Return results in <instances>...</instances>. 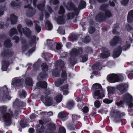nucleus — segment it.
<instances>
[{"mask_svg":"<svg viewBox=\"0 0 133 133\" xmlns=\"http://www.w3.org/2000/svg\"><path fill=\"white\" fill-rule=\"evenodd\" d=\"M45 1H44L43 2L37 5V7L39 10L41 11H43L45 8Z\"/></svg>","mask_w":133,"mask_h":133,"instance_id":"nucleus-24","label":"nucleus"},{"mask_svg":"<svg viewBox=\"0 0 133 133\" xmlns=\"http://www.w3.org/2000/svg\"><path fill=\"white\" fill-rule=\"evenodd\" d=\"M103 102L104 103L107 104H109L111 103L112 102V100H109V99H106L104 100Z\"/></svg>","mask_w":133,"mask_h":133,"instance_id":"nucleus-60","label":"nucleus"},{"mask_svg":"<svg viewBox=\"0 0 133 133\" xmlns=\"http://www.w3.org/2000/svg\"><path fill=\"white\" fill-rule=\"evenodd\" d=\"M10 110V112L11 114L10 115L11 116V117H12V116H17L18 114V111H15V112H14V114H13V112L11 111V109Z\"/></svg>","mask_w":133,"mask_h":133,"instance_id":"nucleus-62","label":"nucleus"},{"mask_svg":"<svg viewBox=\"0 0 133 133\" xmlns=\"http://www.w3.org/2000/svg\"><path fill=\"white\" fill-rule=\"evenodd\" d=\"M26 103L25 102H19L18 99H16L13 104L14 106H17L18 107H24L26 106Z\"/></svg>","mask_w":133,"mask_h":133,"instance_id":"nucleus-18","label":"nucleus"},{"mask_svg":"<svg viewBox=\"0 0 133 133\" xmlns=\"http://www.w3.org/2000/svg\"><path fill=\"white\" fill-rule=\"evenodd\" d=\"M25 22L27 25L29 26H31L33 25V23L31 21L29 20L28 19H26L25 20Z\"/></svg>","mask_w":133,"mask_h":133,"instance_id":"nucleus-52","label":"nucleus"},{"mask_svg":"<svg viewBox=\"0 0 133 133\" xmlns=\"http://www.w3.org/2000/svg\"><path fill=\"white\" fill-rule=\"evenodd\" d=\"M85 2L81 0L80 2V4L78 5V8L79 9H81L84 8L86 6Z\"/></svg>","mask_w":133,"mask_h":133,"instance_id":"nucleus-35","label":"nucleus"},{"mask_svg":"<svg viewBox=\"0 0 133 133\" xmlns=\"http://www.w3.org/2000/svg\"><path fill=\"white\" fill-rule=\"evenodd\" d=\"M118 27V25L117 24H115L114 26V29L112 31L113 33L115 34H119V32L117 31L116 29Z\"/></svg>","mask_w":133,"mask_h":133,"instance_id":"nucleus-47","label":"nucleus"},{"mask_svg":"<svg viewBox=\"0 0 133 133\" xmlns=\"http://www.w3.org/2000/svg\"><path fill=\"white\" fill-rule=\"evenodd\" d=\"M110 55V52L109 51H107L101 54L100 57L102 58H106L109 57Z\"/></svg>","mask_w":133,"mask_h":133,"instance_id":"nucleus-28","label":"nucleus"},{"mask_svg":"<svg viewBox=\"0 0 133 133\" xmlns=\"http://www.w3.org/2000/svg\"><path fill=\"white\" fill-rule=\"evenodd\" d=\"M129 87L127 83H121L117 85L116 88L121 93L126 92Z\"/></svg>","mask_w":133,"mask_h":133,"instance_id":"nucleus-11","label":"nucleus"},{"mask_svg":"<svg viewBox=\"0 0 133 133\" xmlns=\"http://www.w3.org/2000/svg\"><path fill=\"white\" fill-rule=\"evenodd\" d=\"M38 23H36L35 25V29L38 32H39L41 30V27L39 26Z\"/></svg>","mask_w":133,"mask_h":133,"instance_id":"nucleus-44","label":"nucleus"},{"mask_svg":"<svg viewBox=\"0 0 133 133\" xmlns=\"http://www.w3.org/2000/svg\"><path fill=\"white\" fill-rule=\"evenodd\" d=\"M22 32L26 37L30 39V41L29 45L27 44L26 41L24 38H21V41L22 44V51L24 52L27 51L31 46L32 48L30 49L28 51L29 53L31 54L35 50L36 46V40H38V38L36 37L35 36H31V31L29 28H24L22 29Z\"/></svg>","mask_w":133,"mask_h":133,"instance_id":"nucleus-1","label":"nucleus"},{"mask_svg":"<svg viewBox=\"0 0 133 133\" xmlns=\"http://www.w3.org/2000/svg\"><path fill=\"white\" fill-rule=\"evenodd\" d=\"M105 110L106 109L105 108H101L98 111L99 113H101L102 114L104 113H105L106 114L107 113V111Z\"/></svg>","mask_w":133,"mask_h":133,"instance_id":"nucleus-50","label":"nucleus"},{"mask_svg":"<svg viewBox=\"0 0 133 133\" xmlns=\"http://www.w3.org/2000/svg\"><path fill=\"white\" fill-rule=\"evenodd\" d=\"M8 89L6 86L2 88H0V94H1L3 99H8L10 100V96Z\"/></svg>","mask_w":133,"mask_h":133,"instance_id":"nucleus-7","label":"nucleus"},{"mask_svg":"<svg viewBox=\"0 0 133 133\" xmlns=\"http://www.w3.org/2000/svg\"><path fill=\"white\" fill-rule=\"evenodd\" d=\"M19 97L22 98H24L26 97L25 92L23 90H20L18 92Z\"/></svg>","mask_w":133,"mask_h":133,"instance_id":"nucleus-37","label":"nucleus"},{"mask_svg":"<svg viewBox=\"0 0 133 133\" xmlns=\"http://www.w3.org/2000/svg\"><path fill=\"white\" fill-rule=\"evenodd\" d=\"M37 116L34 114H32L30 116V118L31 119H34L36 118Z\"/></svg>","mask_w":133,"mask_h":133,"instance_id":"nucleus-64","label":"nucleus"},{"mask_svg":"<svg viewBox=\"0 0 133 133\" xmlns=\"http://www.w3.org/2000/svg\"><path fill=\"white\" fill-rule=\"evenodd\" d=\"M28 122V121L27 119L22 120L20 121V125L22 128H24L27 126Z\"/></svg>","mask_w":133,"mask_h":133,"instance_id":"nucleus-33","label":"nucleus"},{"mask_svg":"<svg viewBox=\"0 0 133 133\" xmlns=\"http://www.w3.org/2000/svg\"><path fill=\"white\" fill-rule=\"evenodd\" d=\"M45 26L48 30H51L52 29L53 26L52 24L48 20L46 21Z\"/></svg>","mask_w":133,"mask_h":133,"instance_id":"nucleus-22","label":"nucleus"},{"mask_svg":"<svg viewBox=\"0 0 133 133\" xmlns=\"http://www.w3.org/2000/svg\"><path fill=\"white\" fill-rule=\"evenodd\" d=\"M24 79L23 78H15L12 80V84L16 88L21 87L23 83Z\"/></svg>","mask_w":133,"mask_h":133,"instance_id":"nucleus-8","label":"nucleus"},{"mask_svg":"<svg viewBox=\"0 0 133 133\" xmlns=\"http://www.w3.org/2000/svg\"><path fill=\"white\" fill-rule=\"evenodd\" d=\"M133 100L130 94H126L124 98L123 102L124 103L127 104L130 107H131L133 106V104L132 102Z\"/></svg>","mask_w":133,"mask_h":133,"instance_id":"nucleus-9","label":"nucleus"},{"mask_svg":"<svg viewBox=\"0 0 133 133\" xmlns=\"http://www.w3.org/2000/svg\"><path fill=\"white\" fill-rule=\"evenodd\" d=\"M63 99L62 95L59 94L56 96L54 98V99L56 101V102L59 103L61 102Z\"/></svg>","mask_w":133,"mask_h":133,"instance_id":"nucleus-27","label":"nucleus"},{"mask_svg":"<svg viewBox=\"0 0 133 133\" xmlns=\"http://www.w3.org/2000/svg\"><path fill=\"white\" fill-rule=\"evenodd\" d=\"M130 45V44L128 43L127 42L125 43L123 46V48L125 50H126L127 49L129 48Z\"/></svg>","mask_w":133,"mask_h":133,"instance_id":"nucleus-46","label":"nucleus"},{"mask_svg":"<svg viewBox=\"0 0 133 133\" xmlns=\"http://www.w3.org/2000/svg\"><path fill=\"white\" fill-rule=\"evenodd\" d=\"M68 129L71 130H75L76 128L75 124H70L68 126Z\"/></svg>","mask_w":133,"mask_h":133,"instance_id":"nucleus-45","label":"nucleus"},{"mask_svg":"<svg viewBox=\"0 0 133 133\" xmlns=\"http://www.w3.org/2000/svg\"><path fill=\"white\" fill-rule=\"evenodd\" d=\"M17 19L18 17L17 16L12 14L10 15L9 19L7 20V22L9 23V21H10L11 24H14L17 23Z\"/></svg>","mask_w":133,"mask_h":133,"instance_id":"nucleus-15","label":"nucleus"},{"mask_svg":"<svg viewBox=\"0 0 133 133\" xmlns=\"http://www.w3.org/2000/svg\"><path fill=\"white\" fill-rule=\"evenodd\" d=\"M112 15L111 12L109 10H107L104 12H101L99 13L95 17V20L98 21H104L107 17H110Z\"/></svg>","mask_w":133,"mask_h":133,"instance_id":"nucleus-5","label":"nucleus"},{"mask_svg":"<svg viewBox=\"0 0 133 133\" xmlns=\"http://www.w3.org/2000/svg\"><path fill=\"white\" fill-rule=\"evenodd\" d=\"M68 114L64 112H59L58 115V117L61 118H66L68 117Z\"/></svg>","mask_w":133,"mask_h":133,"instance_id":"nucleus-31","label":"nucleus"},{"mask_svg":"<svg viewBox=\"0 0 133 133\" xmlns=\"http://www.w3.org/2000/svg\"><path fill=\"white\" fill-rule=\"evenodd\" d=\"M61 91H63V94L64 95H67L69 92L68 91V85H66L64 86L61 87L60 89Z\"/></svg>","mask_w":133,"mask_h":133,"instance_id":"nucleus-23","label":"nucleus"},{"mask_svg":"<svg viewBox=\"0 0 133 133\" xmlns=\"http://www.w3.org/2000/svg\"><path fill=\"white\" fill-rule=\"evenodd\" d=\"M60 70L58 69H56L53 70L52 72V75L55 77H58L60 74Z\"/></svg>","mask_w":133,"mask_h":133,"instance_id":"nucleus-29","label":"nucleus"},{"mask_svg":"<svg viewBox=\"0 0 133 133\" xmlns=\"http://www.w3.org/2000/svg\"><path fill=\"white\" fill-rule=\"evenodd\" d=\"M58 62L59 65L62 68V74L61 75V77L63 78V80H61V79H58L55 82V85L57 87H59L63 83L64 81L67 78V75L65 70H63L65 69V68L64 67V62L60 60H59Z\"/></svg>","mask_w":133,"mask_h":133,"instance_id":"nucleus-3","label":"nucleus"},{"mask_svg":"<svg viewBox=\"0 0 133 133\" xmlns=\"http://www.w3.org/2000/svg\"><path fill=\"white\" fill-rule=\"evenodd\" d=\"M47 83L45 81H42L38 82L37 85L42 88H46L47 87Z\"/></svg>","mask_w":133,"mask_h":133,"instance_id":"nucleus-30","label":"nucleus"},{"mask_svg":"<svg viewBox=\"0 0 133 133\" xmlns=\"http://www.w3.org/2000/svg\"><path fill=\"white\" fill-rule=\"evenodd\" d=\"M82 62H84L86 61L88 59V57L87 55H84L82 56Z\"/></svg>","mask_w":133,"mask_h":133,"instance_id":"nucleus-49","label":"nucleus"},{"mask_svg":"<svg viewBox=\"0 0 133 133\" xmlns=\"http://www.w3.org/2000/svg\"><path fill=\"white\" fill-rule=\"evenodd\" d=\"M95 106L97 108H98L101 105L100 102L98 100H96L94 102V104Z\"/></svg>","mask_w":133,"mask_h":133,"instance_id":"nucleus-56","label":"nucleus"},{"mask_svg":"<svg viewBox=\"0 0 133 133\" xmlns=\"http://www.w3.org/2000/svg\"><path fill=\"white\" fill-rule=\"evenodd\" d=\"M65 12V10L63 7L62 6H61L60 8L59 13L60 14H62L64 13Z\"/></svg>","mask_w":133,"mask_h":133,"instance_id":"nucleus-53","label":"nucleus"},{"mask_svg":"<svg viewBox=\"0 0 133 133\" xmlns=\"http://www.w3.org/2000/svg\"><path fill=\"white\" fill-rule=\"evenodd\" d=\"M127 21L128 23H131L133 21V10H131L128 13L127 16Z\"/></svg>","mask_w":133,"mask_h":133,"instance_id":"nucleus-20","label":"nucleus"},{"mask_svg":"<svg viewBox=\"0 0 133 133\" xmlns=\"http://www.w3.org/2000/svg\"><path fill=\"white\" fill-rule=\"evenodd\" d=\"M111 115L114 116H115L116 118L117 117L119 118L121 117L124 116L125 114L124 112L121 113L120 112L116 110L113 112H112L111 113Z\"/></svg>","mask_w":133,"mask_h":133,"instance_id":"nucleus-16","label":"nucleus"},{"mask_svg":"<svg viewBox=\"0 0 133 133\" xmlns=\"http://www.w3.org/2000/svg\"><path fill=\"white\" fill-rule=\"evenodd\" d=\"M4 45L6 48H10L12 46V44L10 41L9 39H7L4 43Z\"/></svg>","mask_w":133,"mask_h":133,"instance_id":"nucleus-34","label":"nucleus"},{"mask_svg":"<svg viewBox=\"0 0 133 133\" xmlns=\"http://www.w3.org/2000/svg\"><path fill=\"white\" fill-rule=\"evenodd\" d=\"M46 75V74L44 72H42L40 73L38 76V77L39 78H43L45 77Z\"/></svg>","mask_w":133,"mask_h":133,"instance_id":"nucleus-57","label":"nucleus"},{"mask_svg":"<svg viewBox=\"0 0 133 133\" xmlns=\"http://www.w3.org/2000/svg\"><path fill=\"white\" fill-rule=\"evenodd\" d=\"M9 62L7 61L3 60L2 62V69L3 71H6L7 70Z\"/></svg>","mask_w":133,"mask_h":133,"instance_id":"nucleus-21","label":"nucleus"},{"mask_svg":"<svg viewBox=\"0 0 133 133\" xmlns=\"http://www.w3.org/2000/svg\"><path fill=\"white\" fill-rule=\"evenodd\" d=\"M47 42L49 48L52 49L56 45V43L54 41H50L49 39L47 40ZM61 45L59 43L56 44V50H59L61 48Z\"/></svg>","mask_w":133,"mask_h":133,"instance_id":"nucleus-10","label":"nucleus"},{"mask_svg":"<svg viewBox=\"0 0 133 133\" xmlns=\"http://www.w3.org/2000/svg\"><path fill=\"white\" fill-rule=\"evenodd\" d=\"M122 47L121 45L120 46L114 50L113 55L114 58H116L119 56L122 51Z\"/></svg>","mask_w":133,"mask_h":133,"instance_id":"nucleus-14","label":"nucleus"},{"mask_svg":"<svg viewBox=\"0 0 133 133\" xmlns=\"http://www.w3.org/2000/svg\"><path fill=\"white\" fill-rule=\"evenodd\" d=\"M45 96L44 95H42L41 96V99L42 100H43L45 98V104L47 106H49L51 105L53 103L52 98L50 97Z\"/></svg>","mask_w":133,"mask_h":133,"instance_id":"nucleus-13","label":"nucleus"},{"mask_svg":"<svg viewBox=\"0 0 133 133\" xmlns=\"http://www.w3.org/2000/svg\"><path fill=\"white\" fill-rule=\"evenodd\" d=\"M120 40V38L119 36H115L111 41L110 45L112 46H114L118 43Z\"/></svg>","mask_w":133,"mask_h":133,"instance_id":"nucleus-17","label":"nucleus"},{"mask_svg":"<svg viewBox=\"0 0 133 133\" xmlns=\"http://www.w3.org/2000/svg\"><path fill=\"white\" fill-rule=\"evenodd\" d=\"M17 31L16 29L12 28L10 30V35L11 37L14 34H17Z\"/></svg>","mask_w":133,"mask_h":133,"instance_id":"nucleus-41","label":"nucleus"},{"mask_svg":"<svg viewBox=\"0 0 133 133\" xmlns=\"http://www.w3.org/2000/svg\"><path fill=\"white\" fill-rule=\"evenodd\" d=\"M94 69H99L101 67V65L99 63H96L93 66Z\"/></svg>","mask_w":133,"mask_h":133,"instance_id":"nucleus-54","label":"nucleus"},{"mask_svg":"<svg viewBox=\"0 0 133 133\" xmlns=\"http://www.w3.org/2000/svg\"><path fill=\"white\" fill-rule=\"evenodd\" d=\"M69 64L71 65H74L75 63V59L74 58H71L69 60Z\"/></svg>","mask_w":133,"mask_h":133,"instance_id":"nucleus-48","label":"nucleus"},{"mask_svg":"<svg viewBox=\"0 0 133 133\" xmlns=\"http://www.w3.org/2000/svg\"><path fill=\"white\" fill-rule=\"evenodd\" d=\"M58 32L59 34L64 35L65 34V30L61 26L59 27L58 30Z\"/></svg>","mask_w":133,"mask_h":133,"instance_id":"nucleus-42","label":"nucleus"},{"mask_svg":"<svg viewBox=\"0 0 133 133\" xmlns=\"http://www.w3.org/2000/svg\"><path fill=\"white\" fill-rule=\"evenodd\" d=\"M6 108L5 106H3L0 107V112L2 114H4L3 120L4 121V125L5 126L10 125L12 123L11 116L8 113L5 114L6 110Z\"/></svg>","mask_w":133,"mask_h":133,"instance_id":"nucleus-2","label":"nucleus"},{"mask_svg":"<svg viewBox=\"0 0 133 133\" xmlns=\"http://www.w3.org/2000/svg\"><path fill=\"white\" fill-rule=\"evenodd\" d=\"M33 83V82L31 78L28 77L25 80V84L29 86H32Z\"/></svg>","mask_w":133,"mask_h":133,"instance_id":"nucleus-32","label":"nucleus"},{"mask_svg":"<svg viewBox=\"0 0 133 133\" xmlns=\"http://www.w3.org/2000/svg\"><path fill=\"white\" fill-rule=\"evenodd\" d=\"M59 133H65V130L63 127H60L59 128Z\"/></svg>","mask_w":133,"mask_h":133,"instance_id":"nucleus-55","label":"nucleus"},{"mask_svg":"<svg viewBox=\"0 0 133 133\" xmlns=\"http://www.w3.org/2000/svg\"><path fill=\"white\" fill-rule=\"evenodd\" d=\"M13 53L12 52L7 51H4V52H3L1 54L2 56H11V55H12Z\"/></svg>","mask_w":133,"mask_h":133,"instance_id":"nucleus-26","label":"nucleus"},{"mask_svg":"<svg viewBox=\"0 0 133 133\" xmlns=\"http://www.w3.org/2000/svg\"><path fill=\"white\" fill-rule=\"evenodd\" d=\"M95 30V29L94 28L91 27L89 29V33L92 34L94 32Z\"/></svg>","mask_w":133,"mask_h":133,"instance_id":"nucleus-63","label":"nucleus"},{"mask_svg":"<svg viewBox=\"0 0 133 133\" xmlns=\"http://www.w3.org/2000/svg\"><path fill=\"white\" fill-rule=\"evenodd\" d=\"M72 116V119L74 121H75L76 119H78L80 117L79 116H78L76 115H73Z\"/></svg>","mask_w":133,"mask_h":133,"instance_id":"nucleus-61","label":"nucleus"},{"mask_svg":"<svg viewBox=\"0 0 133 133\" xmlns=\"http://www.w3.org/2000/svg\"><path fill=\"white\" fill-rule=\"evenodd\" d=\"M90 38L89 36H87L82 39V42L85 43H88L90 42Z\"/></svg>","mask_w":133,"mask_h":133,"instance_id":"nucleus-43","label":"nucleus"},{"mask_svg":"<svg viewBox=\"0 0 133 133\" xmlns=\"http://www.w3.org/2000/svg\"><path fill=\"white\" fill-rule=\"evenodd\" d=\"M74 105L73 101H69L67 105V107L69 109H71L73 107Z\"/></svg>","mask_w":133,"mask_h":133,"instance_id":"nucleus-39","label":"nucleus"},{"mask_svg":"<svg viewBox=\"0 0 133 133\" xmlns=\"http://www.w3.org/2000/svg\"><path fill=\"white\" fill-rule=\"evenodd\" d=\"M42 69L43 71H46L48 69V66L45 63H43L41 65Z\"/></svg>","mask_w":133,"mask_h":133,"instance_id":"nucleus-40","label":"nucleus"},{"mask_svg":"<svg viewBox=\"0 0 133 133\" xmlns=\"http://www.w3.org/2000/svg\"><path fill=\"white\" fill-rule=\"evenodd\" d=\"M108 91L109 94L113 93L115 91V88L112 87H108Z\"/></svg>","mask_w":133,"mask_h":133,"instance_id":"nucleus-38","label":"nucleus"},{"mask_svg":"<svg viewBox=\"0 0 133 133\" xmlns=\"http://www.w3.org/2000/svg\"><path fill=\"white\" fill-rule=\"evenodd\" d=\"M70 37L74 41L76 40L77 37L76 35L75 34H71L70 35Z\"/></svg>","mask_w":133,"mask_h":133,"instance_id":"nucleus-51","label":"nucleus"},{"mask_svg":"<svg viewBox=\"0 0 133 133\" xmlns=\"http://www.w3.org/2000/svg\"><path fill=\"white\" fill-rule=\"evenodd\" d=\"M82 49L77 50L76 48L73 49L70 52V55L71 57H74L77 56H80L82 54Z\"/></svg>","mask_w":133,"mask_h":133,"instance_id":"nucleus-12","label":"nucleus"},{"mask_svg":"<svg viewBox=\"0 0 133 133\" xmlns=\"http://www.w3.org/2000/svg\"><path fill=\"white\" fill-rule=\"evenodd\" d=\"M128 76L129 78L131 79L133 77V70L128 72Z\"/></svg>","mask_w":133,"mask_h":133,"instance_id":"nucleus-59","label":"nucleus"},{"mask_svg":"<svg viewBox=\"0 0 133 133\" xmlns=\"http://www.w3.org/2000/svg\"><path fill=\"white\" fill-rule=\"evenodd\" d=\"M57 21V23L60 24H63L65 23L64 18L63 16L58 17Z\"/></svg>","mask_w":133,"mask_h":133,"instance_id":"nucleus-25","label":"nucleus"},{"mask_svg":"<svg viewBox=\"0 0 133 133\" xmlns=\"http://www.w3.org/2000/svg\"><path fill=\"white\" fill-rule=\"evenodd\" d=\"M116 78L117 82L122 81L124 79L123 76L120 74H116Z\"/></svg>","mask_w":133,"mask_h":133,"instance_id":"nucleus-36","label":"nucleus"},{"mask_svg":"<svg viewBox=\"0 0 133 133\" xmlns=\"http://www.w3.org/2000/svg\"><path fill=\"white\" fill-rule=\"evenodd\" d=\"M116 74H113L108 75L107 76V79L109 82L111 83H114L116 82Z\"/></svg>","mask_w":133,"mask_h":133,"instance_id":"nucleus-19","label":"nucleus"},{"mask_svg":"<svg viewBox=\"0 0 133 133\" xmlns=\"http://www.w3.org/2000/svg\"><path fill=\"white\" fill-rule=\"evenodd\" d=\"M50 3H52L54 4H57L59 3V2L58 0H51L49 1Z\"/></svg>","mask_w":133,"mask_h":133,"instance_id":"nucleus-58","label":"nucleus"},{"mask_svg":"<svg viewBox=\"0 0 133 133\" xmlns=\"http://www.w3.org/2000/svg\"><path fill=\"white\" fill-rule=\"evenodd\" d=\"M64 6L68 10L70 11L73 10L75 13V14L69 13L68 14V19L73 18L74 15L75 14L76 15L79 12L78 10L75 7L74 4L71 2H68L67 4L65 5Z\"/></svg>","mask_w":133,"mask_h":133,"instance_id":"nucleus-6","label":"nucleus"},{"mask_svg":"<svg viewBox=\"0 0 133 133\" xmlns=\"http://www.w3.org/2000/svg\"><path fill=\"white\" fill-rule=\"evenodd\" d=\"M102 88L101 85L98 83H95L92 86V89L94 90H96L95 91L94 96V98L95 99H101L104 97L103 93L101 94L100 92Z\"/></svg>","mask_w":133,"mask_h":133,"instance_id":"nucleus-4","label":"nucleus"}]
</instances>
